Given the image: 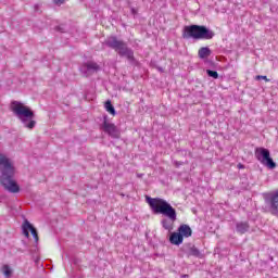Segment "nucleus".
Masks as SVG:
<instances>
[{
	"label": "nucleus",
	"mask_w": 278,
	"mask_h": 278,
	"mask_svg": "<svg viewBox=\"0 0 278 278\" xmlns=\"http://www.w3.org/2000/svg\"><path fill=\"white\" fill-rule=\"evenodd\" d=\"M104 45L110 49H113L118 53L121 58H126L130 64H137L136 58L134 56V50L127 47V43L123 40H118L116 36L106 38Z\"/></svg>",
	"instance_id": "3"
},
{
	"label": "nucleus",
	"mask_w": 278,
	"mask_h": 278,
	"mask_svg": "<svg viewBox=\"0 0 278 278\" xmlns=\"http://www.w3.org/2000/svg\"><path fill=\"white\" fill-rule=\"evenodd\" d=\"M55 5H62L65 0H53Z\"/></svg>",
	"instance_id": "21"
},
{
	"label": "nucleus",
	"mask_w": 278,
	"mask_h": 278,
	"mask_svg": "<svg viewBox=\"0 0 278 278\" xmlns=\"http://www.w3.org/2000/svg\"><path fill=\"white\" fill-rule=\"evenodd\" d=\"M185 253L188 255V257H203L201 251L198 250V248L194 247L192 243H188L185 245Z\"/></svg>",
	"instance_id": "10"
},
{
	"label": "nucleus",
	"mask_w": 278,
	"mask_h": 278,
	"mask_svg": "<svg viewBox=\"0 0 278 278\" xmlns=\"http://www.w3.org/2000/svg\"><path fill=\"white\" fill-rule=\"evenodd\" d=\"M269 208L273 216H278V190L269 199Z\"/></svg>",
	"instance_id": "11"
},
{
	"label": "nucleus",
	"mask_w": 278,
	"mask_h": 278,
	"mask_svg": "<svg viewBox=\"0 0 278 278\" xmlns=\"http://www.w3.org/2000/svg\"><path fill=\"white\" fill-rule=\"evenodd\" d=\"M178 232L182 238H190L192 236V228H190L187 224H181L178 227Z\"/></svg>",
	"instance_id": "12"
},
{
	"label": "nucleus",
	"mask_w": 278,
	"mask_h": 278,
	"mask_svg": "<svg viewBox=\"0 0 278 278\" xmlns=\"http://www.w3.org/2000/svg\"><path fill=\"white\" fill-rule=\"evenodd\" d=\"M214 36H216L214 30L203 25L185 26L182 31V38L187 40L190 38H193V40H212Z\"/></svg>",
	"instance_id": "4"
},
{
	"label": "nucleus",
	"mask_w": 278,
	"mask_h": 278,
	"mask_svg": "<svg viewBox=\"0 0 278 278\" xmlns=\"http://www.w3.org/2000/svg\"><path fill=\"white\" fill-rule=\"evenodd\" d=\"M206 74L208 77H212L213 79H218V72L216 71L206 70Z\"/></svg>",
	"instance_id": "18"
},
{
	"label": "nucleus",
	"mask_w": 278,
	"mask_h": 278,
	"mask_svg": "<svg viewBox=\"0 0 278 278\" xmlns=\"http://www.w3.org/2000/svg\"><path fill=\"white\" fill-rule=\"evenodd\" d=\"M2 273H3L4 277H11L12 276V269L8 265H4L2 267Z\"/></svg>",
	"instance_id": "17"
},
{
	"label": "nucleus",
	"mask_w": 278,
	"mask_h": 278,
	"mask_svg": "<svg viewBox=\"0 0 278 278\" xmlns=\"http://www.w3.org/2000/svg\"><path fill=\"white\" fill-rule=\"evenodd\" d=\"M12 111L15 116L20 118L26 129H34V127H36V121H34L35 114L31 109L23 105L21 102L14 101Z\"/></svg>",
	"instance_id": "5"
},
{
	"label": "nucleus",
	"mask_w": 278,
	"mask_h": 278,
	"mask_svg": "<svg viewBox=\"0 0 278 278\" xmlns=\"http://www.w3.org/2000/svg\"><path fill=\"white\" fill-rule=\"evenodd\" d=\"M238 167H239V168H244V165L239 164Z\"/></svg>",
	"instance_id": "23"
},
{
	"label": "nucleus",
	"mask_w": 278,
	"mask_h": 278,
	"mask_svg": "<svg viewBox=\"0 0 278 278\" xmlns=\"http://www.w3.org/2000/svg\"><path fill=\"white\" fill-rule=\"evenodd\" d=\"M22 229H23V233L26 238H29V231H30L35 242H38V240H39L38 230H36L34 225H31V223H29V220H27V219L24 220Z\"/></svg>",
	"instance_id": "9"
},
{
	"label": "nucleus",
	"mask_w": 278,
	"mask_h": 278,
	"mask_svg": "<svg viewBox=\"0 0 278 278\" xmlns=\"http://www.w3.org/2000/svg\"><path fill=\"white\" fill-rule=\"evenodd\" d=\"M146 201L153 214H162L165 216V218L161 220L163 229L173 231V229H175V222L177 220V211L175 207L161 198H151L147 195Z\"/></svg>",
	"instance_id": "1"
},
{
	"label": "nucleus",
	"mask_w": 278,
	"mask_h": 278,
	"mask_svg": "<svg viewBox=\"0 0 278 278\" xmlns=\"http://www.w3.org/2000/svg\"><path fill=\"white\" fill-rule=\"evenodd\" d=\"M170 244H175L176 247H179V244L184 243V237L179 232H172L169 237Z\"/></svg>",
	"instance_id": "13"
},
{
	"label": "nucleus",
	"mask_w": 278,
	"mask_h": 278,
	"mask_svg": "<svg viewBox=\"0 0 278 278\" xmlns=\"http://www.w3.org/2000/svg\"><path fill=\"white\" fill-rule=\"evenodd\" d=\"M210 55H212V50L208 47H202L198 51L200 60H205L206 58H210Z\"/></svg>",
	"instance_id": "14"
},
{
	"label": "nucleus",
	"mask_w": 278,
	"mask_h": 278,
	"mask_svg": "<svg viewBox=\"0 0 278 278\" xmlns=\"http://www.w3.org/2000/svg\"><path fill=\"white\" fill-rule=\"evenodd\" d=\"M0 184L3 186L4 190L13 194L21 192V187H18V184L14 180V165H12L10 159L3 153H0Z\"/></svg>",
	"instance_id": "2"
},
{
	"label": "nucleus",
	"mask_w": 278,
	"mask_h": 278,
	"mask_svg": "<svg viewBox=\"0 0 278 278\" xmlns=\"http://www.w3.org/2000/svg\"><path fill=\"white\" fill-rule=\"evenodd\" d=\"M55 30H56V31H61V34H64V31H66V30L64 29V26H56V27H55Z\"/></svg>",
	"instance_id": "19"
},
{
	"label": "nucleus",
	"mask_w": 278,
	"mask_h": 278,
	"mask_svg": "<svg viewBox=\"0 0 278 278\" xmlns=\"http://www.w3.org/2000/svg\"><path fill=\"white\" fill-rule=\"evenodd\" d=\"M99 71H101V66L92 61L85 63L80 67V72L85 77H90V75H94V73H99Z\"/></svg>",
	"instance_id": "8"
},
{
	"label": "nucleus",
	"mask_w": 278,
	"mask_h": 278,
	"mask_svg": "<svg viewBox=\"0 0 278 278\" xmlns=\"http://www.w3.org/2000/svg\"><path fill=\"white\" fill-rule=\"evenodd\" d=\"M35 9H38V4L35 5Z\"/></svg>",
	"instance_id": "26"
},
{
	"label": "nucleus",
	"mask_w": 278,
	"mask_h": 278,
	"mask_svg": "<svg viewBox=\"0 0 278 278\" xmlns=\"http://www.w3.org/2000/svg\"><path fill=\"white\" fill-rule=\"evenodd\" d=\"M137 177H142V174H137Z\"/></svg>",
	"instance_id": "24"
},
{
	"label": "nucleus",
	"mask_w": 278,
	"mask_h": 278,
	"mask_svg": "<svg viewBox=\"0 0 278 278\" xmlns=\"http://www.w3.org/2000/svg\"><path fill=\"white\" fill-rule=\"evenodd\" d=\"M104 108L106 112H109V114H112V116H116V110L114 109V105H112V101H106Z\"/></svg>",
	"instance_id": "16"
},
{
	"label": "nucleus",
	"mask_w": 278,
	"mask_h": 278,
	"mask_svg": "<svg viewBox=\"0 0 278 278\" xmlns=\"http://www.w3.org/2000/svg\"><path fill=\"white\" fill-rule=\"evenodd\" d=\"M136 13V10L132 9V14Z\"/></svg>",
	"instance_id": "27"
},
{
	"label": "nucleus",
	"mask_w": 278,
	"mask_h": 278,
	"mask_svg": "<svg viewBox=\"0 0 278 278\" xmlns=\"http://www.w3.org/2000/svg\"><path fill=\"white\" fill-rule=\"evenodd\" d=\"M249 229H250L249 223H247V222L237 223L238 233H247V231H249Z\"/></svg>",
	"instance_id": "15"
},
{
	"label": "nucleus",
	"mask_w": 278,
	"mask_h": 278,
	"mask_svg": "<svg viewBox=\"0 0 278 278\" xmlns=\"http://www.w3.org/2000/svg\"><path fill=\"white\" fill-rule=\"evenodd\" d=\"M255 157L263 166H266L270 170L277 168V163L273 161V157H270V151L266 148H256L255 149Z\"/></svg>",
	"instance_id": "6"
},
{
	"label": "nucleus",
	"mask_w": 278,
	"mask_h": 278,
	"mask_svg": "<svg viewBox=\"0 0 278 278\" xmlns=\"http://www.w3.org/2000/svg\"><path fill=\"white\" fill-rule=\"evenodd\" d=\"M100 127L102 131H104V134H108L111 138H121V131L118 130V128H116V125L108 122V116H104V121Z\"/></svg>",
	"instance_id": "7"
},
{
	"label": "nucleus",
	"mask_w": 278,
	"mask_h": 278,
	"mask_svg": "<svg viewBox=\"0 0 278 278\" xmlns=\"http://www.w3.org/2000/svg\"><path fill=\"white\" fill-rule=\"evenodd\" d=\"M181 277H182V278H186V277H188V275H182Z\"/></svg>",
	"instance_id": "25"
},
{
	"label": "nucleus",
	"mask_w": 278,
	"mask_h": 278,
	"mask_svg": "<svg viewBox=\"0 0 278 278\" xmlns=\"http://www.w3.org/2000/svg\"><path fill=\"white\" fill-rule=\"evenodd\" d=\"M256 79H264L265 81H270V79H268V77L262 76V75L256 76Z\"/></svg>",
	"instance_id": "20"
},
{
	"label": "nucleus",
	"mask_w": 278,
	"mask_h": 278,
	"mask_svg": "<svg viewBox=\"0 0 278 278\" xmlns=\"http://www.w3.org/2000/svg\"><path fill=\"white\" fill-rule=\"evenodd\" d=\"M181 164H184V163H181V162H179V161H175V166H176V168H179V167L181 166Z\"/></svg>",
	"instance_id": "22"
}]
</instances>
